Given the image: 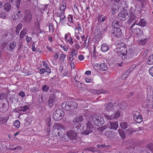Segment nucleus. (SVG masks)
<instances>
[{"label": "nucleus", "mask_w": 153, "mask_h": 153, "mask_svg": "<svg viewBox=\"0 0 153 153\" xmlns=\"http://www.w3.org/2000/svg\"><path fill=\"white\" fill-rule=\"evenodd\" d=\"M77 133L72 130H70L67 132L66 134L63 135L62 139L65 142H67L69 139L71 140H76L77 138Z\"/></svg>", "instance_id": "nucleus-1"}, {"label": "nucleus", "mask_w": 153, "mask_h": 153, "mask_svg": "<svg viewBox=\"0 0 153 153\" xmlns=\"http://www.w3.org/2000/svg\"><path fill=\"white\" fill-rule=\"evenodd\" d=\"M64 115L63 111L61 108H59L54 112L52 117L53 120L57 121L62 119Z\"/></svg>", "instance_id": "nucleus-2"}, {"label": "nucleus", "mask_w": 153, "mask_h": 153, "mask_svg": "<svg viewBox=\"0 0 153 153\" xmlns=\"http://www.w3.org/2000/svg\"><path fill=\"white\" fill-rule=\"evenodd\" d=\"M32 19V16L31 12L28 10H26L25 11L24 15L23 20L25 23L29 24Z\"/></svg>", "instance_id": "nucleus-3"}, {"label": "nucleus", "mask_w": 153, "mask_h": 153, "mask_svg": "<svg viewBox=\"0 0 153 153\" xmlns=\"http://www.w3.org/2000/svg\"><path fill=\"white\" fill-rule=\"evenodd\" d=\"M116 105V104L111 102L105 103L104 105V109L107 112L113 111L117 110V108Z\"/></svg>", "instance_id": "nucleus-4"}, {"label": "nucleus", "mask_w": 153, "mask_h": 153, "mask_svg": "<svg viewBox=\"0 0 153 153\" xmlns=\"http://www.w3.org/2000/svg\"><path fill=\"white\" fill-rule=\"evenodd\" d=\"M93 121L97 126H101L104 123L103 118L100 116L94 117L93 118Z\"/></svg>", "instance_id": "nucleus-5"}, {"label": "nucleus", "mask_w": 153, "mask_h": 153, "mask_svg": "<svg viewBox=\"0 0 153 153\" xmlns=\"http://www.w3.org/2000/svg\"><path fill=\"white\" fill-rule=\"evenodd\" d=\"M9 103L7 100L0 103V111L3 113L6 112L9 108Z\"/></svg>", "instance_id": "nucleus-6"}, {"label": "nucleus", "mask_w": 153, "mask_h": 153, "mask_svg": "<svg viewBox=\"0 0 153 153\" xmlns=\"http://www.w3.org/2000/svg\"><path fill=\"white\" fill-rule=\"evenodd\" d=\"M118 17L119 19L124 21L127 19L129 16L127 11L123 10L118 13Z\"/></svg>", "instance_id": "nucleus-7"}, {"label": "nucleus", "mask_w": 153, "mask_h": 153, "mask_svg": "<svg viewBox=\"0 0 153 153\" xmlns=\"http://www.w3.org/2000/svg\"><path fill=\"white\" fill-rule=\"evenodd\" d=\"M134 120L137 123L141 122L143 120L142 116L140 113L138 111H135L133 112Z\"/></svg>", "instance_id": "nucleus-8"}, {"label": "nucleus", "mask_w": 153, "mask_h": 153, "mask_svg": "<svg viewBox=\"0 0 153 153\" xmlns=\"http://www.w3.org/2000/svg\"><path fill=\"white\" fill-rule=\"evenodd\" d=\"M112 34L116 37L120 38L122 36V33L120 28H113L112 30Z\"/></svg>", "instance_id": "nucleus-9"}, {"label": "nucleus", "mask_w": 153, "mask_h": 153, "mask_svg": "<svg viewBox=\"0 0 153 153\" xmlns=\"http://www.w3.org/2000/svg\"><path fill=\"white\" fill-rule=\"evenodd\" d=\"M86 116L85 115H80L78 117H74L73 120L74 123H78L79 122H82L83 121H85V120H89L90 117L87 119V115Z\"/></svg>", "instance_id": "nucleus-10"}, {"label": "nucleus", "mask_w": 153, "mask_h": 153, "mask_svg": "<svg viewBox=\"0 0 153 153\" xmlns=\"http://www.w3.org/2000/svg\"><path fill=\"white\" fill-rule=\"evenodd\" d=\"M16 45V42L13 41L9 44L7 46V50L10 51H13Z\"/></svg>", "instance_id": "nucleus-11"}, {"label": "nucleus", "mask_w": 153, "mask_h": 153, "mask_svg": "<svg viewBox=\"0 0 153 153\" xmlns=\"http://www.w3.org/2000/svg\"><path fill=\"white\" fill-rule=\"evenodd\" d=\"M69 111L75 110L78 107V105L76 102H69Z\"/></svg>", "instance_id": "nucleus-12"}, {"label": "nucleus", "mask_w": 153, "mask_h": 153, "mask_svg": "<svg viewBox=\"0 0 153 153\" xmlns=\"http://www.w3.org/2000/svg\"><path fill=\"white\" fill-rule=\"evenodd\" d=\"M91 92L95 94H107L108 93V91L104 90L103 89H100L99 90H91Z\"/></svg>", "instance_id": "nucleus-13"}, {"label": "nucleus", "mask_w": 153, "mask_h": 153, "mask_svg": "<svg viewBox=\"0 0 153 153\" xmlns=\"http://www.w3.org/2000/svg\"><path fill=\"white\" fill-rule=\"evenodd\" d=\"M63 133V130L59 128H55L53 131V133L56 137L62 135Z\"/></svg>", "instance_id": "nucleus-14"}, {"label": "nucleus", "mask_w": 153, "mask_h": 153, "mask_svg": "<svg viewBox=\"0 0 153 153\" xmlns=\"http://www.w3.org/2000/svg\"><path fill=\"white\" fill-rule=\"evenodd\" d=\"M133 69L132 68H129L128 70L123 74L121 76V78L122 79L124 80L127 78L129 74L132 72Z\"/></svg>", "instance_id": "nucleus-15"}, {"label": "nucleus", "mask_w": 153, "mask_h": 153, "mask_svg": "<svg viewBox=\"0 0 153 153\" xmlns=\"http://www.w3.org/2000/svg\"><path fill=\"white\" fill-rule=\"evenodd\" d=\"M120 51L122 52L123 56H124L125 58H127L128 56L129 57L130 53L129 52H127V50L126 47L122 48V49H120Z\"/></svg>", "instance_id": "nucleus-16"}, {"label": "nucleus", "mask_w": 153, "mask_h": 153, "mask_svg": "<svg viewBox=\"0 0 153 153\" xmlns=\"http://www.w3.org/2000/svg\"><path fill=\"white\" fill-rule=\"evenodd\" d=\"M60 94V93L59 92L56 91L54 92L50 95L49 99L55 101V99L59 97V96Z\"/></svg>", "instance_id": "nucleus-17"}, {"label": "nucleus", "mask_w": 153, "mask_h": 153, "mask_svg": "<svg viewBox=\"0 0 153 153\" xmlns=\"http://www.w3.org/2000/svg\"><path fill=\"white\" fill-rule=\"evenodd\" d=\"M119 105L121 109L124 110L126 109L128 106V102L127 101H123L121 102Z\"/></svg>", "instance_id": "nucleus-18"}, {"label": "nucleus", "mask_w": 153, "mask_h": 153, "mask_svg": "<svg viewBox=\"0 0 153 153\" xmlns=\"http://www.w3.org/2000/svg\"><path fill=\"white\" fill-rule=\"evenodd\" d=\"M69 102H63L61 105L62 108L65 110L69 111Z\"/></svg>", "instance_id": "nucleus-19"}, {"label": "nucleus", "mask_w": 153, "mask_h": 153, "mask_svg": "<svg viewBox=\"0 0 153 153\" xmlns=\"http://www.w3.org/2000/svg\"><path fill=\"white\" fill-rule=\"evenodd\" d=\"M120 4L123 8V10L127 11L128 8V5L127 4V2L126 1H121Z\"/></svg>", "instance_id": "nucleus-20"}, {"label": "nucleus", "mask_w": 153, "mask_h": 153, "mask_svg": "<svg viewBox=\"0 0 153 153\" xmlns=\"http://www.w3.org/2000/svg\"><path fill=\"white\" fill-rule=\"evenodd\" d=\"M136 14H135L129 13V18L128 20V23H131L134 21L136 18Z\"/></svg>", "instance_id": "nucleus-21"}, {"label": "nucleus", "mask_w": 153, "mask_h": 153, "mask_svg": "<svg viewBox=\"0 0 153 153\" xmlns=\"http://www.w3.org/2000/svg\"><path fill=\"white\" fill-rule=\"evenodd\" d=\"M94 129L89 128L88 127H86V129L84 131L82 132V134H83L87 135L92 132Z\"/></svg>", "instance_id": "nucleus-22"}, {"label": "nucleus", "mask_w": 153, "mask_h": 153, "mask_svg": "<svg viewBox=\"0 0 153 153\" xmlns=\"http://www.w3.org/2000/svg\"><path fill=\"white\" fill-rule=\"evenodd\" d=\"M109 49V46L105 43H103L101 46V49L102 51L105 52Z\"/></svg>", "instance_id": "nucleus-23"}, {"label": "nucleus", "mask_w": 153, "mask_h": 153, "mask_svg": "<svg viewBox=\"0 0 153 153\" xmlns=\"http://www.w3.org/2000/svg\"><path fill=\"white\" fill-rule=\"evenodd\" d=\"M101 28L102 30L101 31H99L96 34V30H95V33L96 35H98V34H103L105 33V32L107 31V27L105 26H101Z\"/></svg>", "instance_id": "nucleus-24"}, {"label": "nucleus", "mask_w": 153, "mask_h": 153, "mask_svg": "<svg viewBox=\"0 0 153 153\" xmlns=\"http://www.w3.org/2000/svg\"><path fill=\"white\" fill-rule=\"evenodd\" d=\"M27 30L26 29L24 28L20 32L19 35L20 39H22L24 38L25 35L27 33Z\"/></svg>", "instance_id": "nucleus-25"}, {"label": "nucleus", "mask_w": 153, "mask_h": 153, "mask_svg": "<svg viewBox=\"0 0 153 153\" xmlns=\"http://www.w3.org/2000/svg\"><path fill=\"white\" fill-rule=\"evenodd\" d=\"M111 128L116 130L118 127V124L117 122H114L110 123Z\"/></svg>", "instance_id": "nucleus-26"}, {"label": "nucleus", "mask_w": 153, "mask_h": 153, "mask_svg": "<svg viewBox=\"0 0 153 153\" xmlns=\"http://www.w3.org/2000/svg\"><path fill=\"white\" fill-rule=\"evenodd\" d=\"M53 126L55 127H56V128H59V129H61L62 130H64L65 128V126L61 124L56 123H54Z\"/></svg>", "instance_id": "nucleus-27"}, {"label": "nucleus", "mask_w": 153, "mask_h": 153, "mask_svg": "<svg viewBox=\"0 0 153 153\" xmlns=\"http://www.w3.org/2000/svg\"><path fill=\"white\" fill-rule=\"evenodd\" d=\"M4 9L7 12L10 10L11 8V5L9 2H7L4 5Z\"/></svg>", "instance_id": "nucleus-28"}, {"label": "nucleus", "mask_w": 153, "mask_h": 153, "mask_svg": "<svg viewBox=\"0 0 153 153\" xmlns=\"http://www.w3.org/2000/svg\"><path fill=\"white\" fill-rule=\"evenodd\" d=\"M132 32H135L137 34H141V29L139 28H136L134 27V28H132L131 29H130Z\"/></svg>", "instance_id": "nucleus-29"}, {"label": "nucleus", "mask_w": 153, "mask_h": 153, "mask_svg": "<svg viewBox=\"0 0 153 153\" xmlns=\"http://www.w3.org/2000/svg\"><path fill=\"white\" fill-rule=\"evenodd\" d=\"M30 106H28L27 105H25L23 106L20 107V109L19 110V111H23L25 112L28 110L30 108Z\"/></svg>", "instance_id": "nucleus-30"}, {"label": "nucleus", "mask_w": 153, "mask_h": 153, "mask_svg": "<svg viewBox=\"0 0 153 153\" xmlns=\"http://www.w3.org/2000/svg\"><path fill=\"white\" fill-rule=\"evenodd\" d=\"M147 62L148 64H153V54L151 55L148 57Z\"/></svg>", "instance_id": "nucleus-31"}, {"label": "nucleus", "mask_w": 153, "mask_h": 153, "mask_svg": "<svg viewBox=\"0 0 153 153\" xmlns=\"http://www.w3.org/2000/svg\"><path fill=\"white\" fill-rule=\"evenodd\" d=\"M146 22H145V20L144 19H142L140 20L137 24L138 25L143 27L146 26Z\"/></svg>", "instance_id": "nucleus-32"}, {"label": "nucleus", "mask_w": 153, "mask_h": 153, "mask_svg": "<svg viewBox=\"0 0 153 153\" xmlns=\"http://www.w3.org/2000/svg\"><path fill=\"white\" fill-rule=\"evenodd\" d=\"M137 12V8L135 6L131 7L129 10V13L136 14Z\"/></svg>", "instance_id": "nucleus-33"}, {"label": "nucleus", "mask_w": 153, "mask_h": 153, "mask_svg": "<svg viewBox=\"0 0 153 153\" xmlns=\"http://www.w3.org/2000/svg\"><path fill=\"white\" fill-rule=\"evenodd\" d=\"M119 9L118 5L113 4L111 6V10L114 12H117Z\"/></svg>", "instance_id": "nucleus-34"}, {"label": "nucleus", "mask_w": 153, "mask_h": 153, "mask_svg": "<svg viewBox=\"0 0 153 153\" xmlns=\"http://www.w3.org/2000/svg\"><path fill=\"white\" fill-rule=\"evenodd\" d=\"M112 25L114 27V28H119V22L117 21H113L112 22Z\"/></svg>", "instance_id": "nucleus-35"}, {"label": "nucleus", "mask_w": 153, "mask_h": 153, "mask_svg": "<svg viewBox=\"0 0 153 153\" xmlns=\"http://www.w3.org/2000/svg\"><path fill=\"white\" fill-rule=\"evenodd\" d=\"M115 111H116L113 114L114 115V119L118 118L120 116V113L119 111L117 110Z\"/></svg>", "instance_id": "nucleus-36"}, {"label": "nucleus", "mask_w": 153, "mask_h": 153, "mask_svg": "<svg viewBox=\"0 0 153 153\" xmlns=\"http://www.w3.org/2000/svg\"><path fill=\"white\" fill-rule=\"evenodd\" d=\"M147 41V38H145L143 39H141L139 41V45H144L146 44Z\"/></svg>", "instance_id": "nucleus-37"}, {"label": "nucleus", "mask_w": 153, "mask_h": 153, "mask_svg": "<svg viewBox=\"0 0 153 153\" xmlns=\"http://www.w3.org/2000/svg\"><path fill=\"white\" fill-rule=\"evenodd\" d=\"M118 131L120 137L123 139H124L126 136L123 130L122 129H119L118 130Z\"/></svg>", "instance_id": "nucleus-38"}, {"label": "nucleus", "mask_w": 153, "mask_h": 153, "mask_svg": "<svg viewBox=\"0 0 153 153\" xmlns=\"http://www.w3.org/2000/svg\"><path fill=\"white\" fill-rule=\"evenodd\" d=\"M100 66L101 69L103 71H106L108 69V68L106 64L105 63H102L101 64Z\"/></svg>", "instance_id": "nucleus-39"}, {"label": "nucleus", "mask_w": 153, "mask_h": 153, "mask_svg": "<svg viewBox=\"0 0 153 153\" xmlns=\"http://www.w3.org/2000/svg\"><path fill=\"white\" fill-rule=\"evenodd\" d=\"M22 25L21 24H19L17 25L16 30V33L17 35L19 34L20 30L22 28Z\"/></svg>", "instance_id": "nucleus-40"}, {"label": "nucleus", "mask_w": 153, "mask_h": 153, "mask_svg": "<svg viewBox=\"0 0 153 153\" xmlns=\"http://www.w3.org/2000/svg\"><path fill=\"white\" fill-rule=\"evenodd\" d=\"M125 45L124 43H123L122 42H120L117 45V50H118V49L119 50L120 49H122V48H124L125 47Z\"/></svg>", "instance_id": "nucleus-41"}, {"label": "nucleus", "mask_w": 153, "mask_h": 153, "mask_svg": "<svg viewBox=\"0 0 153 153\" xmlns=\"http://www.w3.org/2000/svg\"><path fill=\"white\" fill-rule=\"evenodd\" d=\"M86 125L87 127H88L90 128H91L94 129V126L91 123V121L88 120L86 123Z\"/></svg>", "instance_id": "nucleus-42"}, {"label": "nucleus", "mask_w": 153, "mask_h": 153, "mask_svg": "<svg viewBox=\"0 0 153 153\" xmlns=\"http://www.w3.org/2000/svg\"><path fill=\"white\" fill-rule=\"evenodd\" d=\"M120 126L123 129H126L127 128L128 124L125 122H122L120 123Z\"/></svg>", "instance_id": "nucleus-43"}, {"label": "nucleus", "mask_w": 153, "mask_h": 153, "mask_svg": "<svg viewBox=\"0 0 153 153\" xmlns=\"http://www.w3.org/2000/svg\"><path fill=\"white\" fill-rule=\"evenodd\" d=\"M105 118L108 120H111L114 119V115L112 114L111 115H105Z\"/></svg>", "instance_id": "nucleus-44"}, {"label": "nucleus", "mask_w": 153, "mask_h": 153, "mask_svg": "<svg viewBox=\"0 0 153 153\" xmlns=\"http://www.w3.org/2000/svg\"><path fill=\"white\" fill-rule=\"evenodd\" d=\"M54 101L50 100L49 99L48 105L49 107L51 108L54 105Z\"/></svg>", "instance_id": "nucleus-45"}, {"label": "nucleus", "mask_w": 153, "mask_h": 153, "mask_svg": "<svg viewBox=\"0 0 153 153\" xmlns=\"http://www.w3.org/2000/svg\"><path fill=\"white\" fill-rule=\"evenodd\" d=\"M49 89V87L48 85H44L43 86L42 88V90L44 91L47 92Z\"/></svg>", "instance_id": "nucleus-46"}, {"label": "nucleus", "mask_w": 153, "mask_h": 153, "mask_svg": "<svg viewBox=\"0 0 153 153\" xmlns=\"http://www.w3.org/2000/svg\"><path fill=\"white\" fill-rule=\"evenodd\" d=\"M15 126L17 128H18L20 126V123L19 121L18 120H16L13 123Z\"/></svg>", "instance_id": "nucleus-47"}, {"label": "nucleus", "mask_w": 153, "mask_h": 153, "mask_svg": "<svg viewBox=\"0 0 153 153\" xmlns=\"http://www.w3.org/2000/svg\"><path fill=\"white\" fill-rule=\"evenodd\" d=\"M58 16L60 18V22H62L65 18V16H64V14L63 13H61Z\"/></svg>", "instance_id": "nucleus-48"}, {"label": "nucleus", "mask_w": 153, "mask_h": 153, "mask_svg": "<svg viewBox=\"0 0 153 153\" xmlns=\"http://www.w3.org/2000/svg\"><path fill=\"white\" fill-rule=\"evenodd\" d=\"M147 148L149 149L151 152H153V143H151L147 144Z\"/></svg>", "instance_id": "nucleus-49"}, {"label": "nucleus", "mask_w": 153, "mask_h": 153, "mask_svg": "<svg viewBox=\"0 0 153 153\" xmlns=\"http://www.w3.org/2000/svg\"><path fill=\"white\" fill-rule=\"evenodd\" d=\"M80 126L79 125H75L73 126V128L74 130L75 131V132L77 131H79V130L80 129Z\"/></svg>", "instance_id": "nucleus-50"}, {"label": "nucleus", "mask_w": 153, "mask_h": 153, "mask_svg": "<svg viewBox=\"0 0 153 153\" xmlns=\"http://www.w3.org/2000/svg\"><path fill=\"white\" fill-rule=\"evenodd\" d=\"M75 80L76 81L75 85L78 87V88H79L81 87V85L82 83L80 82L77 81L76 79H75Z\"/></svg>", "instance_id": "nucleus-51"}, {"label": "nucleus", "mask_w": 153, "mask_h": 153, "mask_svg": "<svg viewBox=\"0 0 153 153\" xmlns=\"http://www.w3.org/2000/svg\"><path fill=\"white\" fill-rule=\"evenodd\" d=\"M74 54L73 53H71V54L70 55L69 57V60L70 61H72L74 59H75V57H76V56L74 57Z\"/></svg>", "instance_id": "nucleus-52"}, {"label": "nucleus", "mask_w": 153, "mask_h": 153, "mask_svg": "<svg viewBox=\"0 0 153 153\" xmlns=\"http://www.w3.org/2000/svg\"><path fill=\"white\" fill-rule=\"evenodd\" d=\"M7 119L6 118H4L3 117H0V123H5L7 122Z\"/></svg>", "instance_id": "nucleus-53"}, {"label": "nucleus", "mask_w": 153, "mask_h": 153, "mask_svg": "<svg viewBox=\"0 0 153 153\" xmlns=\"http://www.w3.org/2000/svg\"><path fill=\"white\" fill-rule=\"evenodd\" d=\"M87 151H91L93 152H95L97 151L95 150V148H87L86 149Z\"/></svg>", "instance_id": "nucleus-54"}, {"label": "nucleus", "mask_w": 153, "mask_h": 153, "mask_svg": "<svg viewBox=\"0 0 153 153\" xmlns=\"http://www.w3.org/2000/svg\"><path fill=\"white\" fill-rule=\"evenodd\" d=\"M6 16L7 14L5 12H2L0 13V17L1 18H4Z\"/></svg>", "instance_id": "nucleus-55"}, {"label": "nucleus", "mask_w": 153, "mask_h": 153, "mask_svg": "<svg viewBox=\"0 0 153 153\" xmlns=\"http://www.w3.org/2000/svg\"><path fill=\"white\" fill-rule=\"evenodd\" d=\"M21 0H17L16 1V7L17 9H19L20 5V2Z\"/></svg>", "instance_id": "nucleus-56"}, {"label": "nucleus", "mask_w": 153, "mask_h": 153, "mask_svg": "<svg viewBox=\"0 0 153 153\" xmlns=\"http://www.w3.org/2000/svg\"><path fill=\"white\" fill-rule=\"evenodd\" d=\"M150 74L153 77V66L151 67L149 70Z\"/></svg>", "instance_id": "nucleus-57"}, {"label": "nucleus", "mask_w": 153, "mask_h": 153, "mask_svg": "<svg viewBox=\"0 0 153 153\" xmlns=\"http://www.w3.org/2000/svg\"><path fill=\"white\" fill-rule=\"evenodd\" d=\"M22 45V42H19L18 43V45H17L18 46V50H20L21 49V47Z\"/></svg>", "instance_id": "nucleus-58"}, {"label": "nucleus", "mask_w": 153, "mask_h": 153, "mask_svg": "<svg viewBox=\"0 0 153 153\" xmlns=\"http://www.w3.org/2000/svg\"><path fill=\"white\" fill-rule=\"evenodd\" d=\"M85 80L87 83H89L92 81V79L89 77H88L85 78Z\"/></svg>", "instance_id": "nucleus-59"}, {"label": "nucleus", "mask_w": 153, "mask_h": 153, "mask_svg": "<svg viewBox=\"0 0 153 153\" xmlns=\"http://www.w3.org/2000/svg\"><path fill=\"white\" fill-rule=\"evenodd\" d=\"M105 146V144L104 143L102 145L98 144L96 145V146L97 147L99 148H100V149H102Z\"/></svg>", "instance_id": "nucleus-60"}, {"label": "nucleus", "mask_w": 153, "mask_h": 153, "mask_svg": "<svg viewBox=\"0 0 153 153\" xmlns=\"http://www.w3.org/2000/svg\"><path fill=\"white\" fill-rule=\"evenodd\" d=\"M131 129L128 128L126 130V134L129 135L131 134Z\"/></svg>", "instance_id": "nucleus-61"}, {"label": "nucleus", "mask_w": 153, "mask_h": 153, "mask_svg": "<svg viewBox=\"0 0 153 153\" xmlns=\"http://www.w3.org/2000/svg\"><path fill=\"white\" fill-rule=\"evenodd\" d=\"M22 148V147L20 146H17L16 147L12 149V150H16L17 149H20Z\"/></svg>", "instance_id": "nucleus-62"}, {"label": "nucleus", "mask_w": 153, "mask_h": 153, "mask_svg": "<svg viewBox=\"0 0 153 153\" xmlns=\"http://www.w3.org/2000/svg\"><path fill=\"white\" fill-rule=\"evenodd\" d=\"M26 39L27 42H28L31 41L32 39V38L31 37H29L27 36H26Z\"/></svg>", "instance_id": "nucleus-63"}, {"label": "nucleus", "mask_w": 153, "mask_h": 153, "mask_svg": "<svg viewBox=\"0 0 153 153\" xmlns=\"http://www.w3.org/2000/svg\"><path fill=\"white\" fill-rule=\"evenodd\" d=\"M137 24L138 23H137V21H135L133 23L132 25L130 27L129 29H131L132 28H133L135 25H138Z\"/></svg>", "instance_id": "nucleus-64"}]
</instances>
